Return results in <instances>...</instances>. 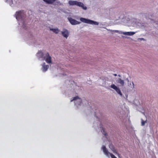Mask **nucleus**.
Returning <instances> with one entry per match:
<instances>
[{
    "label": "nucleus",
    "mask_w": 158,
    "mask_h": 158,
    "mask_svg": "<svg viewBox=\"0 0 158 158\" xmlns=\"http://www.w3.org/2000/svg\"><path fill=\"white\" fill-rule=\"evenodd\" d=\"M70 6L76 5L81 7L83 9L86 10L87 7L85 6L84 4L81 2H78L77 1L70 0L68 2Z\"/></svg>",
    "instance_id": "obj_1"
},
{
    "label": "nucleus",
    "mask_w": 158,
    "mask_h": 158,
    "mask_svg": "<svg viewBox=\"0 0 158 158\" xmlns=\"http://www.w3.org/2000/svg\"><path fill=\"white\" fill-rule=\"evenodd\" d=\"M80 20L82 22L90 24L98 25L99 24V23L98 22L84 18H81Z\"/></svg>",
    "instance_id": "obj_2"
},
{
    "label": "nucleus",
    "mask_w": 158,
    "mask_h": 158,
    "mask_svg": "<svg viewBox=\"0 0 158 158\" xmlns=\"http://www.w3.org/2000/svg\"><path fill=\"white\" fill-rule=\"evenodd\" d=\"M16 19L18 20L23 19L25 16V14L23 11H19L16 12Z\"/></svg>",
    "instance_id": "obj_3"
},
{
    "label": "nucleus",
    "mask_w": 158,
    "mask_h": 158,
    "mask_svg": "<svg viewBox=\"0 0 158 158\" xmlns=\"http://www.w3.org/2000/svg\"><path fill=\"white\" fill-rule=\"evenodd\" d=\"M102 149L103 150L104 153L107 156L109 157V156H110L111 158H117L114 155L108 152L105 146L103 145L102 147Z\"/></svg>",
    "instance_id": "obj_4"
},
{
    "label": "nucleus",
    "mask_w": 158,
    "mask_h": 158,
    "mask_svg": "<svg viewBox=\"0 0 158 158\" xmlns=\"http://www.w3.org/2000/svg\"><path fill=\"white\" fill-rule=\"evenodd\" d=\"M74 101L75 105L77 106L78 107L81 105L82 100L78 96H76L74 97L73 99L71 100V102Z\"/></svg>",
    "instance_id": "obj_5"
},
{
    "label": "nucleus",
    "mask_w": 158,
    "mask_h": 158,
    "mask_svg": "<svg viewBox=\"0 0 158 158\" xmlns=\"http://www.w3.org/2000/svg\"><path fill=\"white\" fill-rule=\"evenodd\" d=\"M110 87L114 90L120 96H122L123 94L119 87L116 86L114 84H112L110 86Z\"/></svg>",
    "instance_id": "obj_6"
},
{
    "label": "nucleus",
    "mask_w": 158,
    "mask_h": 158,
    "mask_svg": "<svg viewBox=\"0 0 158 158\" xmlns=\"http://www.w3.org/2000/svg\"><path fill=\"white\" fill-rule=\"evenodd\" d=\"M61 34L63 37L67 38L69 35V32L67 29H63V31H61Z\"/></svg>",
    "instance_id": "obj_7"
},
{
    "label": "nucleus",
    "mask_w": 158,
    "mask_h": 158,
    "mask_svg": "<svg viewBox=\"0 0 158 158\" xmlns=\"http://www.w3.org/2000/svg\"><path fill=\"white\" fill-rule=\"evenodd\" d=\"M126 81L128 82L127 85L128 87L132 89L135 88V85L133 81L129 82V80L128 78H126Z\"/></svg>",
    "instance_id": "obj_8"
},
{
    "label": "nucleus",
    "mask_w": 158,
    "mask_h": 158,
    "mask_svg": "<svg viewBox=\"0 0 158 158\" xmlns=\"http://www.w3.org/2000/svg\"><path fill=\"white\" fill-rule=\"evenodd\" d=\"M70 22V23L73 25H75L76 24H78L80 23V22H79L77 20L73 19L72 18H68Z\"/></svg>",
    "instance_id": "obj_9"
},
{
    "label": "nucleus",
    "mask_w": 158,
    "mask_h": 158,
    "mask_svg": "<svg viewBox=\"0 0 158 158\" xmlns=\"http://www.w3.org/2000/svg\"><path fill=\"white\" fill-rule=\"evenodd\" d=\"M135 33V32H120V34H123L126 35H134Z\"/></svg>",
    "instance_id": "obj_10"
},
{
    "label": "nucleus",
    "mask_w": 158,
    "mask_h": 158,
    "mask_svg": "<svg viewBox=\"0 0 158 158\" xmlns=\"http://www.w3.org/2000/svg\"><path fill=\"white\" fill-rule=\"evenodd\" d=\"M117 82L120 85L122 86H123L125 84V82L124 80L121 79V78H118L116 80Z\"/></svg>",
    "instance_id": "obj_11"
},
{
    "label": "nucleus",
    "mask_w": 158,
    "mask_h": 158,
    "mask_svg": "<svg viewBox=\"0 0 158 158\" xmlns=\"http://www.w3.org/2000/svg\"><path fill=\"white\" fill-rule=\"evenodd\" d=\"M46 56H47V57L46 59V62L48 63H51L52 62L51 57L49 56V55L48 52H47L46 54Z\"/></svg>",
    "instance_id": "obj_12"
},
{
    "label": "nucleus",
    "mask_w": 158,
    "mask_h": 158,
    "mask_svg": "<svg viewBox=\"0 0 158 158\" xmlns=\"http://www.w3.org/2000/svg\"><path fill=\"white\" fill-rule=\"evenodd\" d=\"M45 3L47 4H53L56 0H43Z\"/></svg>",
    "instance_id": "obj_13"
},
{
    "label": "nucleus",
    "mask_w": 158,
    "mask_h": 158,
    "mask_svg": "<svg viewBox=\"0 0 158 158\" xmlns=\"http://www.w3.org/2000/svg\"><path fill=\"white\" fill-rule=\"evenodd\" d=\"M49 68V65H45V63H44L42 65V69L43 71L45 72Z\"/></svg>",
    "instance_id": "obj_14"
},
{
    "label": "nucleus",
    "mask_w": 158,
    "mask_h": 158,
    "mask_svg": "<svg viewBox=\"0 0 158 158\" xmlns=\"http://www.w3.org/2000/svg\"><path fill=\"white\" fill-rule=\"evenodd\" d=\"M50 30L52 31L56 34H58L60 31L58 28L55 29L50 28Z\"/></svg>",
    "instance_id": "obj_15"
},
{
    "label": "nucleus",
    "mask_w": 158,
    "mask_h": 158,
    "mask_svg": "<svg viewBox=\"0 0 158 158\" xmlns=\"http://www.w3.org/2000/svg\"><path fill=\"white\" fill-rule=\"evenodd\" d=\"M37 56L39 58H42L44 54L43 53L40 51L38 52L37 53Z\"/></svg>",
    "instance_id": "obj_16"
},
{
    "label": "nucleus",
    "mask_w": 158,
    "mask_h": 158,
    "mask_svg": "<svg viewBox=\"0 0 158 158\" xmlns=\"http://www.w3.org/2000/svg\"><path fill=\"white\" fill-rule=\"evenodd\" d=\"M109 147L114 152V153H117V152H116V151L114 149V147L112 144H110L109 145Z\"/></svg>",
    "instance_id": "obj_17"
},
{
    "label": "nucleus",
    "mask_w": 158,
    "mask_h": 158,
    "mask_svg": "<svg viewBox=\"0 0 158 158\" xmlns=\"http://www.w3.org/2000/svg\"><path fill=\"white\" fill-rule=\"evenodd\" d=\"M108 31H110L111 32H116V33H118L120 34V32H121V31H120L118 30H111L110 29H106Z\"/></svg>",
    "instance_id": "obj_18"
},
{
    "label": "nucleus",
    "mask_w": 158,
    "mask_h": 158,
    "mask_svg": "<svg viewBox=\"0 0 158 158\" xmlns=\"http://www.w3.org/2000/svg\"><path fill=\"white\" fill-rule=\"evenodd\" d=\"M141 125L142 126H144L145 123H147V119H146V120L145 121H144L142 119H141Z\"/></svg>",
    "instance_id": "obj_19"
},
{
    "label": "nucleus",
    "mask_w": 158,
    "mask_h": 158,
    "mask_svg": "<svg viewBox=\"0 0 158 158\" xmlns=\"http://www.w3.org/2000/svg\"><path fill=\"white\" fill-rule=\"evenodd\" d=\"M6 2H9V4L10 5L12 4L13 2L12 0H6Z\"/></svg>",
    "instance_id": "obj_20"
},
{
    "label": "nucleus",
    "mask_w": 158,
    "mask_h": 158,
    "mask_svg": "<svg viewBox=\"0 0 158 158\" xmlns=\"http://www.w3.org/2000/svg\"><path fill=\"white\" fill-rule=\"evenodd\" d=\"M144 40V39L143 38H139L138 39V40Z\"/></svg>",
    "instance_id": "obj_21"
},
{
    "label": "nucleus",
    "mask_w": 158,
    "mask_h": 158,
    "mask_svg": "<svg viewBox=\"0 0 158 158\" xmlns=\"http://www.w3.org/2000/svg\"><path fill=\"white\" fill-rule=\"evenodd\" d=\"M116 153L118 154V157H120V155L119 154H118L117 153Z\"/></svg>",
    "instance_id": "obj_22"
},
{
    "label": "nucleus",
    "mask_w": 158,
    "mask_h": 158,
    "mask_svg": "<svg viewBox=\"0 0 158 158\" xmlns=\"http://www.w3.org/2000/svg\"><path fill=\"white\" fill-rule=\"evenodd\" d=\"M114 75L115 76H117V74H114Z\"/></svg>",
    "instance_id": "obj_23"
},
{
    "label": "nucleus",
    "mask_w": 158,
    "mask_h": 158,
    "mask_svg": "<svg viewBox=\"0 0 158 158\" xmlns=\"http://www.w3.org/2000/svg\"><path fill=\"white\" fill-rule=\"evenodd\" d=\"M57 3H60V2L59 1H57Z\"/></svg>",
    "instance_id": "obj_24"
},
{
    "label": "nucleus",
    "mask_w": 158,
    "mask_h": 158,
    "mask_svg": "<svg viewBox=\"0 0 158 158\" xmlns=\"http://www.w3.org/2000/svg\"><path fill=\"white\" fill-rule=\"evenodd\" d=\"M118 76L119 77H121V75H118Z\"/></svg>",
    "instance_id": "obj_25"
},
{
    "label": "nucleus",
    "mask_w": 158,
    "mask_h": 158,
    "mask_svg": "<svg viewBox=\"0 0 158 158\" xmlns=\"http://www.w3.org/2000/svg\"><path fill=\"white\" fill-rule=\"evenodd\" d=\"M104 135H106V133H105Z\"/></svg>",
    "instance_id": "obj_26"
},
{
    "label": "nucleus",
    "mask_w": 158,
    "mask_h": 158,
    "mask_svg": "<svg viewBox=\"0 0 158 158\" xmlns=\"http://www.w3.org/2000/svg\"><path fill=\"white\" fill-rule=\"evenodd\" d=\"M44 58L43 59V60H44Z\"/></svg>",
    "instance_id": "obj_27"
}]
</instances>
